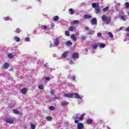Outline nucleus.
<instances>
[{"mask_svg": "<svg viewBox=\"0 0 129 129\" xmlns=\"http://www.w3.org/2000/svg\"><path fill=\"white\" fill-rule=\"evenodd\" d=\"M84 18L86 20H89L90 19H91V18H92V17L90 15H88L86 14L84 16Z\"/></svg>", "mask_w": 129, "mask_h": 129, "instance_id": "nucleus-18", "label": "nucleus"}, {"mask_svg": "<svg viewBox=\"0 0 129 129\" xmlns=\"http://www.w3.org/2000/svg\"><path fill=\"white\" fill-rule=\"evenodd\" d=\"M79 116H80V113H77L76 114V117L75 116H73V118L75 120V123H78V122H79Z\"/></svg>", "mask_w": 129, "mask_h": 129, "instance_id": "nucleus-5", "label": "nucleus"}, {"mask_svg": "<svg viewBox=\"0 0 129 129\" xmlns=\"http://www.w3.org/2000/svg\"><path fill=\"white\" fill-rule=\"evenodd\" d=\"M101 18H102L103 22H105V23L106 25H108V24H109L111 22L110 17H107L106 15H103L102 16Z\"/></svg>", "mask_w": 129, "mask_h": 129, "instance_id": "nucleus-1", "label": "nucleus"}, {"mask_svg": "<svg viewBox=\"0 0 129 129\" xmlns=\"http://www.w3.org/2000/svg\"><path fill=\"white\" fill-rule=\"evenodd\" d=\"M70 35V34H69V31H65V36H69Z\"/></svg>", "mask_w": 129, "mask_h": 129, "instance_id": "nucleus-45", "label": "nucleus"}, {"mask_svg": "<svg viewBox=\"0 0 129 129\" xmlns=\"http://www.w3.org/2000/svg\"><path fill=\"white\" fill-rule=\"evenodd\" d=\"M74 98H77V99H80L78 100L79 104H80V103H82V102H83V100H82V98H83V96H80V95H79L78 93H75Z\"/></svg>", "mask_w": 129, "mask_h": 129, "instance_id": "nucleus-2", "label": "nucleus"}, {"mask_svg": "<svg viewBox=\"0 0 129 129\" xmlns=\"http://www.w3.org/2000/svg\"><path fill=\"white\" fill-rule=\"evenodd\" d=\"M10 71H14V69H10Z\"/></svg>", "mask_w": 129, "mask_h": 129, "instance_id": "nucleus-57", "label": "nucleus"}, {"mask_svg": "<svg viewBox=\"0 0 129 129\" xmlns=\"http://www.w3.org/2000/svg\"><path fill=\"white\" fill-rule=\"evenodd\" d=\"M44 85H38V89H39L40 90H43V89H44Z\"/></svg>", "mask_w": 129, "mask_h": 129, "instance_id": "nucleus-28", "label": "nucleus"}, {"mask_svg": "<svg viewBox=\"0 0 129 129\" xmlns=\"http://www.w3.org/2000/svg\"><path fill=\"white\" fill-rule=\"evenodd\" d=\"M50 94H52V95H53L54 94H55V92L54 90H51V91L50 92Z\"/></svg>", "mask_w": 129, "mask_h": 129, "instance_id": "nucleus-49", "label": "nucleus"}, {"mask_svg": "<svg viewBox=\"0 0 129 129\" xmlns=\"http://www.w3.org/2000/svg\"><path fill=\"white\" fill-rule=\"evenodd\" d=\"M125 8V9H128L129 8V3L128 2H126L125 3L124 5Z\"/></svg>", "mask_w": 129, "mask_h": 129, "instance_id": "nucleus-36", "label": "nucleus"}, {"mask_svg": "<svg viewBox=\"0 0 129 129\" xmlns=\"http://www.w3.org/2000/svg\"><path fill=\"white\" fill-rule=\"evenodd\" d=\"M80 22L79 20H75L71 22L72 25H78Z\"/></svg>", "mask_w": 129, "mask_h": 129, "instance_id": "nucleus-19", "label": "nucleus"}, {"mask_svg": "<svg viewBox=\"0 0 129 129\" xmlns=\"http://www.w3.org/2000/svg\"><path fill=\"white\" fill-rule=\"evenodd\" d=\"M108 11V7H107L103 9V12H105Z\"/></svg>", "mask_w": 129, "mask_h": 129, "instance_id": "nucleus-43", "label": "nucleus"}, {"mask_svg": "<svg viewBox=\"0 0 129 129\" xmlns=\"http://www.w3.org/2000/svg\"><path fill=\"white\" fill-rule=\"evenodd\" d=\"M75 79H76V77L75 76V75H73L72 77V80H73L74 81H75Z\"/></svg>", "mask_w": 129, "mask_h": 129, "instance_id": "nucleus-48", "label": "nucleus"}, {"mask_svg": "<svg viewBox=\"0 0 129 129\" xmlns=\"http://www.w3.org/2000/svg\"><path fill=\"white\" fill-rule=\"evenodd\" d=\"M53 20L54 22H58V20H59V17L58 16H55L53 18Z\"/></svg>", "mask_w": 129, "mask_h": 129, "instance_id": "nucleus-27", "label": "nucleus"}, {"mask_svg": "<svg viewBox=\"0 0 129 129\" xmlns=\"http://www.w3.org/2000/svg\"><path fill=\"white\" fill-rule=\"evenodd\" d=\"M69 63H70V64H74V62H73V60H72V59H71L69 61Z\"/></svg>", "mask_w": 129, "mask_h": 129, "instance_id": "nucleus-50", "label": "nucleus"}, {"mask_svg": "<svg viewBox=\"0 0 129 129\" xmlns=\"http://www.w3.org/2000/svg\"><path fill=\"white\" fill-rule=\"evenodd\" d=\"M92 7L94 9H96V8H98L99 6L96 3H94L92 4Z\"/></svg>", "mask_w": 129, "mask_h": 129, "instance_id": "nucleus-26", "label": "nucleus"}, {"mask_svg": "<svg viewBox=\"0 0 129 129\" xmlns=\"http://www.w3.org/2000/svg\"><path fill=\"white\" fill-rule=\"evenodd\" d=\"M60 42H61V38L60 37H56L53 40V44L55 46H59L60 45Z\"/></svg>", "mask_w": 129, "mask_h": 129, "instance_id": "nucleus-3", "label": "nucleus"}, {"mask_svg": "<svg viewBox=\"0 0 129 129\" xmlns=\"http://www.w3.org/2000/svg\"><path fill=\"white\" fill-rule=\"evenodd\" d=\"M85 30H86V31H88V30H89V27H86L85 28Z\"/></svg>", "mask_w": 129, "mask_h": 129, "instance_id": "nucleus-53", "label": "nucleus"}, {"mask_svg": "<svg viewBox=\"0 0 129 129\" xmlns=\"http://www.w3.org/2000/svg\"><path fill=\"white\" fill-rule=\"evenodd\" d=\"M25 42H31V40L30 39V38H29V37H26L25 39Z\"/></svg>", "mask_w": 129, "mask_h": 129, "instance_id": "nucleus-42", "label": "nucleus"}, {"mask_svg": "<svg viewBox=\"0 0 129 129\" xmlns=\"http://www.w3.org/2000/svg\"><path fill=\"white\" fill-rule=\"evenodd\" d=\"M126 32H129V27H127L125 29ZM126 40H129V33H127L126 35V39H124V42H125Z\"/></svg>", "mask_w": 129, "mask_h": 129, "instance_id": "nucleus-7", "label": "nucleus"}, {"mask_svg": "<svg viewBox=\"0 0 129 129\" xmlns=\"http://www.w3.org/2000/svg\"><path fill=\"white\" fill-rule=\"evenodd\" d=\"M27 60H28V58H26V59L24 60V62H27Z\"/></svg>", "mask_w": 129, "mask_h": 129, "instance_id": "nucleus-59", "label": "nucleus"}, {"mask_svg": "<svg viewBox=\"0 0 129 129\" xmlns=\"http://www.w3.org/2000/svg\"><path fill=\"white\" fill-rule=\"evenodd\" d=\"M98 44H94L91 45L92 49L93 50H96L97 49V47H98Z\"/></svg>", "mask_w": 129, "mask_h": 129, "instance_id": "nucleus-14", "label": "nucleus"}, {"mask_svg": "<svg viewBox=\"0 0 129 129\" xmlns=\"http://www.w3.org/2000/svg\"><path fill=\"white\" fill-rule=\"evenodd\" d=\"M5 121L7 122V123H14V120L10 118L6 119Z\"/></svg>", "mask_w": 129, "mask_h": 129, "instance_id": "nucleus-15", "label": "nucleus"}, {"mask_svg": "<svg viewBox=\"0 0 129 129\" xmlns=\"http://www.w3.org/2000/svg\"><path fill=\"white\" fill-rule=\"evenodd\" d=\"M58 97H54V98H52V100H54L55 101V100H56V99H58Z\"/></svg>", "mask_w": 129, "mask_h": 129, "instance_id": "nucleus-52", "label": "nucleus"}, {"mask_svg": "<svg viewBox=\"0 0 129 129\" xmlns=\"http://www.w3.org/2000/svg\"><path fill=\"white\" fill-rule=\"evenodd\" d=\"M10 67V64L8 62H6L4 65V69H8Z\"/></svg>", "mask_w": 129, "mask_h": 129, "instance_id": "nucleus-22", "label": "nucleus"}, {"mask_svg": "<svg viewBox=\"0 0 129 129\" xmlns=\"http://www.w3.org/2000/svg\"><path fill=\"white\" fill-rule=\"evenodd\" d=\"M14 32H16L17 34H19V33L21 32V29H20V28H17Z\"/></svg>", "mask_w": 129, "mask_h": 129, "instance_id": "nucleus-41", "label": "nucleus"}, {"mask_svg": "<svg viewBox=\"0 0 129 129\" xmlns=\"http://www.w3.org/2000/svg\"><path fill=\"white\" fill-rule=\"evenodd\" d=\"M119 19L121 20V21H123L125 22L126 21V15H121L119 16Z\"/></svg>", "mask_w": 129, "mask_h": 129, "instance_id": "nucleus-11", "label": "nucleus"}, {"mask_svg": "<svg viewBox=\"0 0 129 129\" xmlns=\"http://www.w3.org/2000/svg\"><path fill=\"white\" fill-rule=\"evenodd\" d=\"M21 93L22 94H27V89L25 88H23L21 90Z\"/></svg>", "mask_w": 129, "mask_h": 129, "instance_id": "nucleus-21", "label": "nucleus"}, {"mask_svg": "<svg viewBox=\"0 0 129 129\" xmlns=\"http://www.w3.org/2000/svg\"><path fill=\"white\" fill-rule=\"evenodd\" d=\"M76 36H79V33L76 32Z\"/></svg>", "mask_w": 129, "mask_h": 129, "instance_id": "nucleus-56", "label": "nucleus"}, {"mask_svg": "<svg viewBox=\"0 0 129 129\" xmlns=\"http://www.w3.org/2000/svg\"><path fill=\"white\" fill-rule=\"evenodd\" d=\"M64 44H65L66 46H67V47H69V46H72V42H71L70 41H68L65 42Z\"/></svg>", "mask_w": 129, "mask_h": 129, "instance_id": "nucleus-20", "label": "nucleus"}, {"mask_svg": "<svg viewBox=\"0 0 129 129\" xmlns=\"http://www.w3.org/2000/svg\"><path fill=\"white\" fill-rule=\"evenodd\" d=\"M123 29H124V27H120L119 28V30L121 31V30H122Z\"/></svg>", "mask_w": 129, "mask_h": 129, "instance_id": "nucleus-55", "label": "nucleus"}, {"mask_svg": "<svg viewBox=\"0 0 129 129\" xmlns=\"http://www.w3.org/2000/svg\"><path fill=\"white\" fill-rule=\"evenodd\" d=\"M8 58H10V59H13V58H14V55L12 53H9L8 54Z\"/></svg>", "mask_w": 129, "mask_h": 129, "instance_id": "nucleus-35", "label": "nucleus"}, {"mask_svg": "<svg viewBox=\"0 0 129 129\" xmlns=\"http://www.w3.org/2000/svg\"><path fill=\"white\" fill-rule=\"evenodd\" d=\"M54 23H52L51 24V27H54Z\"/></svg>", "mask_w": 129, "mask_h": 129, "instance_id": "nucleus-58", "label": "nucleus"}, {"mask_svg": "<svg viewBox=\"0 0 129 129\" xmlns=\"http://www.w3.org/2000/svg\"><path fill=\"white\" fill-rule=\"evenodd\" d=\"M68 54H69V51H66L61 55V58H65L66 57H67Z\"/></svg>", "mask_w": 129, "mask_h": 129, "instance_id": "nucleus-10", "label": "nucleus"}, {"mask_svg": "<svg viewBox=\"0 0 129 129\" xmlns=\"http://www.w3.org/2000/svg\"><path fill=\"white\" fill-rule=\"evenodd\" d=\"M49 109L50 110H55V107L53 106H50L49 107Z\"/></svg>", "mask_w": 129, "mask_h": 129, "instance_id": "nucleus-39", "label": "nucleus"}, {"mask_svg": "<svg viewBox=\"0 0 129 129\" xmlns=\"http://www.w3.org/2000/svg\"><path fill=\"white\" fill-rule=\"evenodd\" d=\"M13 112L15 113V114H20V111H19V110L17 109H14L13 110Z\"/></svg>", "mask_w": 129, "mask_h": 129, "instance_id": "nucleus-29", "label": "nucleus"}, {"mask_svg": "<svg viewBox=\"0 0 129 129\" xmlns=\"http://www.w3.org/2000/svg\"><path fill=\"white\" fill-rule=\"evenodd\" d=\"M69 14H71V15H74L75 14V11L73 10L72 8H71L69 10Z\"/></svg>", "mask_w": 129, "mask_h": 129, "instance_id": "nucleus-23", "label": "nucleus"}, {"mask_svg": "<svg viewBox=\"0 0 129 129\" xmlns=\"http://www.w3.org/2000/svg\"><path fill=\"white\" fill-rule=\"evenodd\" d=\"M116 8H118V7H120V3H118L116 5Z\"/></svg>", "mask_w": 129, "mask_h": 129, "instance_id": "nucleus-51", "label": "nucleus"}, {"mask_svg": "<svg viewBox=\"0 0 129 129\" xmlns=\"http://www.w3.org/2000/svg\"><path fill=\"white\" fill-rule=\"evenodd\" d=\"M84 116H85V113L82 114L79 118V120H83Z\"/></svg>", "mask_w": 129, "mask_h": 129, "instance_id": "nucleus-30", "label": "nucleus"}, {"mask_svg": "<svg viewBox=\"0 0 129 129\" xmlns=\"http://www.w3.org/2000/svg\"><path fill=\"white\" fill-rule=\"evenodd\" d=\"M73 59H77V58H79V54L77 52H75L72 55Z\"/></svg>", "mask_w": 129, "mask_h": 129, "instance_id": "nucleus-9", "label": "nucleus"}, {"mask_svg": "<svg viewBox=\"0 0 129 129\" xmlns=\"http://www.w3.org/2000/svg\"><path fill=\"white\" fill-rule=\"evenodd\" d=\"M14 40L16 41V42H20L21 41V39H20V38L16 36L14 38Z\"/></svg>", "mask_w": 129, "mask_h": 129, "instance_id": "nucleus-38", "label": "nucleus"}, {"mask_svg": "<svg viewBox=\"0 0 129 129\" xmlns=\"http://www.w3.org/2000/svg\"><path fill=\"white\" fill-rule=\"evenodd\" d=\"M95 33V31L92 30V29H90L88 32V35H90L91 36H92V35H94Z\"/></svg>", "mask_w": 129, "mask_h": 129, "instance_id": "nucleus-13", "label": "nucleus"}, {"mask_svg": "<svg viewBox=\"0 0 129 129\" xmlns=\"http://www.w3.org/2000/svg\"><path fill=\"white\" fill-rule=\"evenodd\" d=\"M86 38L87 37L86 36L81 35V40H82V41H85V40H86Z\"/></svg>", "mask_w": 129, "mask_h": 129, "instance_id": "nucleus-31", "label": "nucleus"}, {"mask_svg": "<svg viewBox=\"0 0 129 129\" xmlns=\"http://www.w3.org/2000/svg\"><path fill=\"white\" fill-rule=\"evenodd\" d=\"M97 36L98 38H100V37H102V34H101V33H99L98 32L97 34Z\"/></svg>", "mask_w": 129, "mask_h": 129, "instance_id": "nucleus-44", "label": "nucleus"}, {"mask_svg": "<svg viewBox=\"0 0 129 129\" xmlns=\"http://www.w3.org/2000/svg\"><path fill=\"white\" fill-rule=\"evenodd\" d=\"M30 125H31V129L36 128V126H35L34 124H31Z\"/></svg>", "mask_w": 129, "mask_h": 129, "instance_id": "nucleus-46", "label": "nucleus"}, {"mask_svg": "<svg viewBox=\"0 0 129 129\" xmlns=\"http://www.w3.org/2000/svg\"><path fill=\"white\" fill-rule=\"evenodd\" d=\"M4 20H5V21H12V18L10 17H7L6 18H4Z\"/></svg>", "mask_w": 129, "mask_h": 129, "instance_id": "nucleus-32", "label": "nucleus"}, {"mask_svg": "<svg viewBox=\"0 0 129 129\" xmlns=\"http://www.w3.org/2000/svg\"><path fill=\"white\" fill-rule=\"evenodd\" d=\"M74 30H75V27H71L69 29V30L70 32H73V31H74Z\"/></svg>", "mask_w": 129, "mask_h": 129, "instance_id": "nucleus-33", "label": "nucleus"}, {"mask_svg": "<svg viewBox=\"0 0 129 129\" xmlns=\"http://www.w3.org/2000/svg\"><path fill=\"white\" fill-rule=\"evenodd\" d=\"M41 29H42V30H47V26L42 25L41 26Z\"/></svg>", "mask_w": 129, "mask_h": 129, "instance_id": "nucleus-37", "label": "nucleus"}, {"mask_svg": "<svg viewBox=\"0 0 129 129\" xmlns=\"http://www.w3.org/2000/svg\"><path fill=\"white\" fill-rule=\"evenodd\" d=\"M64 97H68V98H74V97H75V93L74 94H69V93H67V94H65L64 95Z\"/></svg>", "mask_w": 129, "mask_h": 129, "instance_id": "nucleus-6", "label": "nucleus"}, {"mask_svg": "<svg viewBox=\"0 0 129 129\" xmlns=\"http://www.w3.org/2000/svg\"><path fill=\"white\" fill-rule=\"evenodd\" d=\"M46 119L48 120V121H51L52 120V117L51 116H47L46 118Z\"/></svg>", "mask_w": 129, "mask_h": 129, "instance_id": "nucleus-34", "label": "nucleus"}, {"mask_svg": "<svg viewBox=\"0 0 129 129\" xmlns=\"http://www.w3.org/2000/svg\"><path fill=\"white\" fill-rule=\"evenodd\" d=\"M78 129H83L84 128V124L82 123H79L77 125Z\"/></svg>", "mask_w": 129, "mask_h": 129, "instance_id": "nucleus-8", "label": "nucleus"}, {"mask_svg": "<svg viewBox=\"0 0 129 129\" xmlns=\"http://www.w3.org/2000/svg\"><path fill=\"white\" fill-rule=\"evenodd\" d=\"M98 45L100 47L101 49H102L103 48H105V44L104 43H100V42L98 43Z\"/></svg>", "mask_w": 129, "mask_h": 129, "instance_id": "nucleus-17", "label": "nucleus"}, {"mask_svg": "<svg viewBox=\"0 0 129 129\" xmlns=\"http://www.w3.org/2000/svg\"><path fill=\"white\" fill-rule=\"evenodd\" d=\"M72 40L73 41H77V38H76V36H75V34H72L71 37Z\"/></svg>", "mask_w": 129, "mask_h": 129, "instance_id": "nucleus-25", "label": "nucleus"}, {"mask_svg": "<svg viewBox=\"0 0 129 129\" xmlns=\"http://www.w3.org/2000/svg\"><path fill=\"white\" fill-rule=\"evenodd\" d=\"M69 104V102H66L65 101L61 102V106H67V105Z\"/></svg>", "mask_w": 129, "mask_h": 129, "instance_id": "nucleus-12", "label": "nucleus"}, {"mask_svg": "<svg viewBox=\"0 0 129 129\" xmlns=\"http://www.w3.org/2000/svg\"><path fill=\"white\" fill-rule=\"evenodd\" d=\"M34 53H35V54H38V52H37V51H35Z\"/></svg>", "mask_w": 129, "mask_h": 129, "instance_id": "nucleus-61", "label": "nucleus"}, {"mask_svg": "<svg viewBox=\"0 0 129 129\" xmlns=\"http://www.w3.org/2000/svg\"><path fill=\"white\" fill-rule=\"evenodd\" d=\"M91 23L92 26H97V19L94 17L91 20Z\"/></svg>", "mask_w": 129, "mask_h": 129, "instance_id": "nucleus-4", "label": "nucleus"}, {"mask_svg": "<svg viewBox=\"0 0 129 129\" xmlns=\"http://www.w3.org/2000/svg\"><path fill=\"white\" fill-rule=\"evenodd\" d=\"M86 52H88V50L87 49H86Z\"/></svg>", "mask_w": 129, "mask_h": 129, "instance_id": "nucleus-63", "label": "nucleus"}, {"mask_svg": "<svg viewBox=\"0 0 129 129\" xmlns=\"http://www.w3.org/2000/svg\"><path fill=\"white\" fill-rule=\"evenodd\" d=\"M45 79L47 81H50V80H51V78L49 77H45Z\"/></svg>", "mask_w": 129, "mask_h": 129, "instance_id": "nucleus-47", "label": "nucleus"}, {"mask_svg": "<svg viewBox=\"0 0 129 129\" xmlns=\"http://www.w3.org/2000/svg\"><path fill=\"white\" fill-rule=\"evenodd\" d=\"M127 15H128V16H129V12H127Z\"/></svg>", "mask_w": 129, "mask_h": 129, "instance_id": "nucleus-64", "label": "nucleus"}, {"mask_svg": "<svg viewBox=\"0 0 129 129\" xmlns=\"http://www.w3.org/2000/svg\"><path fill=\"white\" fill-rule=\"evenodd\" d=\"M95 13L97 14H99V13H100V9H99V6L97 8H96Z\"/></svg>", "mask_w": 129, "mask_h": 129, "instance_id": "nucleus-24", "label": "nucleus"}, {"mask_svg": "<svg viewBox=\"0 0 129 129\" xmlns=\"http://www.w3.org/2000/svg\"><path fill=\"white\" fill-rule=\"evenodd\" d=\"M38 2H39L40 4H41V0H37Z\"/></svg>", "mask_w": 129, "mask_h": 129, "instance_id": "nucleus-62", "label": "nucleus"}, {"mask_svg": "<svg viewBox=\"0 0 129 129\" xmlns=\"http://www.w3.org/2000/svg\"><path fill=\"white\" fill-rule=\"evenodd\" d=\"M27 10H29V9H31V7H29L28 8H26Z\"/></svg>", "mask_w": 129, "mask_h": 129, "instance_id": "nucleus-60", "label": "nucleus"}, {"mask_svg": "<svg viewBox=\"0 0 129 129\" xmlns=\"http://www.w3.org/2000/svg\"><path fill=\"white\" fill-rule=\"evenodd\" d=\"M92 122H93L92 119H88L86 120V123H87V124H92Z\"/></svg>", "mask_w": 129, "mask_h": 129, "instance_id": "nucleus-16", "label": "nucleus"}, {"mask_svg": "<svg viewBox=\"0 0 129 129\" xmlns=\"http://www.w3.org/2000/svg\"><path fill=\"white\" fill-rule=\"evenodd\" d=\"M50 48H52V47H54V45H53L52 43H50L49 45Z\"/></svg>", "mask_w": 129, "mask_h": 129, "instance_id": "nucleus-54", "label": "nucleus"}, {"mask_svg": "<svg viewBox=\"0 0 129 129\" xmlns=\"http://www.w3.org/2000/svg\"><path fill=\"white\" fill-rule=\"evenodd\" d=\"M108 36H110V38L111 39H112V38H113V35H112V33L111 32H109V33H108Z\"/></svg>", "mask_w": 129, "mask_h": 129, "instance_id": "nucleus-40", "label": "nucleus"}]
</instances>
